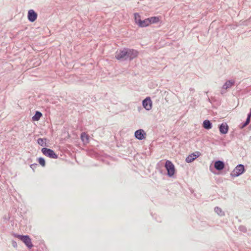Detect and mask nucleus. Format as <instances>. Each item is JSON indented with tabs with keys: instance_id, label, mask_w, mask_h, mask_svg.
Returning <instances> with one entry per match:
<instances>
[{
	"instance_id": "nucleus-1",
	"label": "nucleus",
	"mask_w": 251,
	"mask_h": 251,
	"mask_svg": "<svg viewBox=\"0 0 251 251\" xmlns=\"http://www.w3.org/2000/svg\"><path fill=\"white\" fill-rule=\"evenodd\" d=\"M14 236L22 241L28 248L30 249L33 247L31 239L28 236L14 234Z\"/></svg>"
},
{
	"instance_id": "nucleus-2",
	"label": "nucleus",
	"mask_w": 251,
	"mask_h": 251,
	"mask_svg": "<svg viewBox=\"0 0 251 251\" xmlns=\"http://www.w3.org/2000/svg\"><path fill=\"white\" fill-rule=\"evenodd\" d=\"M166 169L167 171V174L169 176H172L175 173V168L172 162L169 160H167L165 165Z\"/></svg>"
},
{
	"instance_id": "nucleus-3",
	"label": "nucleus",
	"mask_w": 251,
	"mask_h": 251,
	"mask_svg": "<svg viewBox=\"0 0 251 251\" xmlns=\"http://www.w3.org/2000/svg\"><path fill=\"white\" fill-rule=\"evenodd\" d=\"M42 152L45 155L51 158L56 159L58 157L57 155L54 153V151L50 149L43 148Z\"/></svg>"
},
{
	"instance_id": "nucleus-4",
	"label": "nucleus",
	"mask_w": 251,
	"mask_h": 251,
	"mask_svg": "<svg viewBox=\"0 0 251 251\" xmlns=\"http://www.w3.org/2000/svg\"><path fill=\"white\" fill-rule=\"evenodd\" d=\"M244 171V166L243 165H238L233 170L231 173V175L234 176H238L242 174Z\"/></svg>"
},
{
	"instance_id": "nucleus-5",
	"label": "nucleus",
	"mask_w": 251,
	"mask_h": 251,
	"mask_svg": "<svg viewBox=\"0 0 251 251\" xmlns=\"http://www.w3.org/2000/svg\"><path fill=\"white\" fill-rule=\"evenodd\" d=\"M127 49H124L117 51L116 54V58L118 59H127Z\"/></svg>"
},
{
	"instance_id": "nucleus-6",
	"label": "nucleus",
	"mask_w": 251,
	"mask_h": 251,
	"mask_svg": "<svg viewBox=\"0 0 251 251\" xmlns=\"http://www.w3.org/2000/svg\"><path fill=\"white\" fill-rule=\"evenodd\" d=\"M201 153L199 151H195L189 155L186 158V162L187 163H191L195 160L197 157L201 155Z\"/></svg>"
},
{
	"instance_id": "nucleus-7",
	"label": "nucleus",
	"mask_w": 251,
	"mask_h": 251,
	"mask_svg": "<svg viewBox=\"0 0 251 251\" xmlns=\"http://www.w3.org/2000/svg\"><path fill=\"white\" fill-rule=\"evenodd\" d=\"M152 101L150 97H147L143 100V106L147 110H151L152 108Z\"/></svg>"
},
{
	"instance_id": "nucleus-8",
	"label": "nucleus",
	"mask_w": 251,
	"mask_h": 251,
	"mask_svg": "<svg viewBox=\"0 0 251 251\" xmlns=\"http://www.w3.org/2000/svg\"><path fill=\"white\" fill-rule=\"evenodd\" d=\"M135 136L139 140H143L146 138V133L143 129H139L135 131Z\"/></svg>"
},
{
	"instance_id": "nucleus-9",
	"label": "nucleus",
	"mask_w": 251,
	"mask_h": 251,
	"mask_svg": "<svg viewBox=\"0 0 251 251\" xmlns=\"http://www.w3.org/2000/svg\"><path fill=\"white\" fill-rule=\"evenodd\" d=\"M37 18V14L33 10H29L28 12V19L31 22H34Z\"/></svg>"
},
{
	"instance_id": "nucleus-10",
	"label": "nucleus",
	"mask_w": 251,
	"mask_h": 251,
	"mask_svg": "<svg viewBox=\"0 0 251 251\" xmlns=\"http://www.w3.org/2000/svg\"><path fill=\"white\" fill-rule=\"evenodd\" d=\"M127 59H133L138 55V52L133 50H127Z\"/></svg>"
},
{
	"instance_id": "nucleus-11",
	"label": "nucleus",
	"mask_w": 251,
	"mask_h": 251,
	"mask_svg": "<svg viewBox=\"0 0 251 251\" xmlns=\"http://www.w3.org/2000/svg\"><path fill=\"white\" fill-rule=\"evenodd\" d=\"M219 130L222 134H226L228 130V126L226 123H222L220 127Z\"/></svg>"
},
{
	"instance_id": "nucleus-12",
	"label": "nucleus",
	"mask_w": 251,
	"mask_h": 251,
	"mask_svg": "<svg viewBox=\"0 0 251 251\" xmlns=\"http://www.w3.org/2000/svg\"><path fill=\"white\" fill-rule=\"evenodd\" d=\"M215 168L218 170H222L224 168V163L221 161H216L214 163Z\"/></svg>"
},
{
	"instance_id": "nucleus-13",
	"label": "nucleus",
	"mask_w": 251,
	"mask_h": 251,
	"mask_svg": "<svg viewBox=\"0 0 251 251\" xmlns=\"http://www.w3.org/2000/svg\"><path fill=\"white\" fill-rule=\"evenodd\" d=\"M150 22V25L151 24L157 23L160 21V19L158 17H151L148 18Z\"/></svg>"
},
{
	"instance_id": "nucleus-14",
	"label": "nucleus",
	"mask_w": 251,
	"mask_h": 251,
	"mask_svg": "<svg viewBox=\"0 0 251 251\" xmlns=\"http://www.w3.org/2000/svg\"><path fill=\"white\" fill-rule=\"evenodd\" d=\"M149 25H150L149 20H148V18H147L144 20H142L139 26H140L141 27H144L148 26Z\"/></svg>"
},
{
	"instance_id": "nucleus-15",
	"label": "nucleus",
	"mask_w": 251,
	"mask_h": 251,
	"mask_svg": "<svg viewBox=\"0 0 251 251\" xmlns=\"http://www.w3.org/2000/svg\"><path fill=\"white\" fill-rule=\"evenodd\" d=\"M203 126L205 129H209L212 128V125L209 121L205 120L203 123Z\"/></svg>"
},
{
	"instance_id": "nucleus-16",
	"label": "nucleus",
	"mask_w": 251,
	"mask_h": 251,
	"mask_svg": "<svg viewBox=\"0 0 251 251\" xmlns=\"http://www.w3.org/2000/svg\"><path fill=\"white\" fill-rule=\"evenodd\" d=\"M134 19H135V23L139 26V25L140 24L141 22V17L140 15L138 13H135L134 14Z\"/></svg>"
},
{
	"instance_id": "nucleus-17",
	"label": "nucleus",
	"mask_w": 251,
	"mask_h": 251,
	"mask_svg": "<svg viewBox=\"0 0 251 251\" xmlns=\"http://www.w3.org/2000/svg\"><path fill=\"white\" fill-rule=\"evenodd\" d=\"M234 84V81L232 80H228L226 81L225 84L223 85V88L227 89L231 87Z\"/></svg>"
},
{
	"instance_id": "nucleus-18",
	"label": "nucleus",
	"mask_w": 251,
	"mask_h": 251,
	"mask_svg": "<svg viewBox=\"0 0 251 251\" xmlns=\"http://www.w3.org/2000/svg\"><path fill=\"white\" fill-rule=\"evenodd\" d=\"M42 116V114L41 112H40L39 111H36L35 115L34 116H33V117H32V120H33V121H37L41 118Z\"/></svg>"
},
{
	"instance_id": "nucleus-19",
	"label": "nucleus",
	"mask_w": 251,
	"mask_h": 251,
	"mask_svg": "<svg viewBox=\"0 0 251 251\" xmlns=\"http://www.w3.org/2000/svg\"><path fill=\"white\" fill-rule=\"evenodd\" d=\"M82 141L85 143H88L89 141L88 136L85 133H82L81 135Z\"/></svg>"
},
{
	"instance_id": "nucleus-20",
	"label": "nucleus",
	"mask_w": 251,
	"mask_h": 251,
	"mask_svg": "<svg viewBox=\"0 0 251 251\" xmlns=\"http://www.w3.org/2000/svg\"><path fill=\"white\" fill-rule=\"evenodd\" d=\"M215 211L216 212L218 215L220 216L224 215V212L222 211V209L219 207H216L215 208Z\"/></svg>"
},
{
	"instance_id": "nucleus-21",
	"label": "nucleus",
	"mask_w": 251,
	"mask_h": 251,
	"mask_svg": "<svg viewBox=\"0 0 251 251\" xmlns=\"http://www.w3.org/2000/svg\"><path fill=\"white\" fill-rule=\"evenodd\" d=\"M38 162L43 167H44L46 164L45 160L43 158L40 157L38 159Z\"/></svg>"
},
{
	"instance_id": "nucleus-22",
	"label": "nucleus",
	"mask_w": 251,
	"mask_h": 251,
	"mask_svg": "<svg viewBox=\"0 0 251 251\" xmlns=\"http://www.w3.org/2000/svg\"><path fill=\"white\" fill-rule=\"evenodd\" d=\"M38 143L41 145V146H44L45 143V140L44 139H42V138H39L38 139Z\"/></svg>"
},
{
	"instance_id": "nucleus-23",
	"label": "nucleus",
	"mask_w": 251,
	"mask_h": 251,
	"mask_svg": "<svg viewBox=\"0 0 251 251\" xmlns=\"http://www.w3.org/2000/svg\"><path fill=\"white\" fill-rule=\"evenodd\" d=\"M250 122V118L248 117L247 119L246 122L243 125V127H245L246 126H247L249 124Z\"/></svg>"
},
{
	"instance_id": "nucleus-24",
	"label": "nucleus",
	"mask_w": 251,
	"mask_h": 251,
	"mask_svg": "<svg viewBox=\"0 0 251 251\" xmlns=\"http://www.w3.org/2000/svg\"><path fill=\"white\" fill-rule=\"evenodd\" d=\"M248 118H251V112H250V113L248 115Z\"/></svg>"
}]
</instances>
